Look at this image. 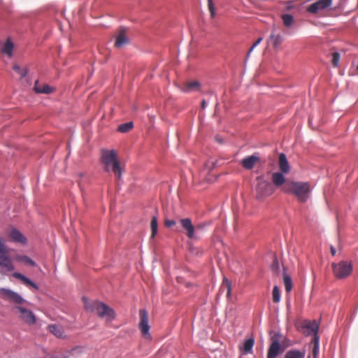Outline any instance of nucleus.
<instances>
[{"label":"nucleus","instance_id":"1","mask_svg":"<svg viewBox=\"0 0 358 358\" xmlns=\"http://www.w3.org/2000/svg\"><path fill=\"white\" fill-rule=\"evenodd\" d=\"M282 192L293 195L299 202L306 203L310 197L312 189L308 182L288 180Z\"/></svg>","mask_w":358,"mask_h":358},{"label":"nucleus","instance_id":"2","mask_svg":"<svg viewBox=\"0 0 358 358\" xmlns=\"http://www.w3.org/2000/svg\"><path fill=\"white\" fill-rule=\"evenodd\" d=\"M101 162L106 171L116 174L118 180L121 178L122 170L120 168L117 153L114 150L103 149L101 150Z\"/></svg>","mask_w":358,"mask_h":358},{"label":"nucleus","instance_id":"3","mask_svg":"<svg viewBox=\"0 0 358 358\" xmlns=\"http://www.w3.org/2000/svg\"><path fill=\"white\" fill-rule=\"evenodd\" d=\"M0 268L7 272L15 270V266L10 255V249L6 245V240L1 236H0Z\"/></svg>","mask_w":358,"mask_h":358},{"label":"nucleus","instance_id":"4","mask_svg":"<svg viewBox=\"0 0 358 358\" xmlns=\"http://www.w3.org/2000/svg\"><path fill=\"white\" fill-rule=\"evenodd\" d=\"M257 180L256 194L257 199H261L269 196L275 192L273 184L265 180L264 177H257Z\"/></svg>","mask_w":358,"mask_h":358},{"label":"nucleus","instance_id":"5","mask_svg":"<svg viewBox=\"0 0 358 358\" xmlns=\"http://www.w3.org/2000/svg\"><path fill=\"white\" fill-rule=\"evenodd\" d=\"M334 275L338 279H343L348 277L352 271V265L350 262L341 261L338 263L332 264Z\"/></svg>","mask_w":358,"mask_h":358},{"label":"nucleus","instance_id":"6","mask_svg":"<svg viewBox=\"0 0 358 358\" xmlns=\"http://www.w3.org/2000/svg\"><path fill=\"white\" fill-rule=\"evenodd\" d=\"M13 312L15 313L18 312L20 313L18 317L29 325H34L36 323L37 319L34 313L24 307L16 306L13 308Z\"/></svg>","mask_w":358,"mask_h":358},{"label":"nucleus","instance_id":"7","mask_svg":"<svg viewBox=\"0 0 358 358\" xmlns=\"http://www.w3.org/2000/svg\"><path fill=\"white\" fill-rule=\"evenodd\" d=\"M180 223L182 229L185 231L186 235L189 239H198L196 236V229H201L205 227L204 224H199L196 227L192 224V220L189 218H182L180 220Z\"/></svg>","mask_w":358,"mask_h":358},{"label":"nucleus","instance_id":"8","mask_svg":"<svg viewBox=\"0 0 358 358\" xmlns=\"http://www.w3.org/2000/svg\"><path fill=\"white\" fill-rule=\"evenodd\" d=\"M140 322L138 324V329H140L143 337L146 340H151L152 336L150 334V327L148 323V311L145 309L139 310Z\"/></svg>","mask_w":358,"mask_h":358},{"label":"nucleus","instance_id":"9","mask_svg":"<svg viewBox=\"0 0 358 358\" xmlns=\"http://www.w3.org/2000/svg\"><path fill=\"white\" fill-rule=\"evenodd\" d=\"M279 335L276 334L271 338V344L268 347L266 358H277V357L282 352Z\"/></svg>","mask_w":358,"mask_h":358},{"label":"nucleus","instance_id":"10","mask_svg":"<svg viewBox=\"0 0 358 358\" xmlns=\"http://www.w3.org/2000/svg\"><path fill=\"white\" fill-rule=\"evenodd\" d=\"M96 314L99 317L106 319V321H112L115 317V310L107 304L101 302L96 307Z\"/></svg>","mask_w":358,"mask_h":358},{"label":"nucleus","instance_id":"11","mask_svg":"<svg viewBox=\"0 0 358 358\" xmlns=\"http://www.w3.org/2000/svg\"><path fill=\"white\" fill-rule=\"evenodd\" d=\"M0 293L5 299L16 304L20 305L26 302V300L20 294L10 289L1 287Z\"/></svg>","mask_w":358,"mask_h":358},{"label":"nucleus","instance_id":"12","mask_svg":"<svg viewBox=\"0 0 358 358\" xmlns=\"http://www.w3.org/2000/svg\"><path fill=\"white\" fill-rule=\"evenodd\" d=\"M332 0H320L310 4L307 8V11L310 13H317L321 10H323L331 5Z\"/></svg>","mask_w":358,"mask_h":358},{"label":"nucleus","instance_id":"13","mask_svg":"<svg viewBox=\"0 0 358 358\" xmlns=\"http://www.w3.org/2000/svg\"><path fill=\"white\" fill-rule=\"evenodd\" d=\"M303 332L306 336L318 333L319 324L316 320L305 322L302 327Z\"/></svg>","mask_w":358,"mask_h":358},{"label":"nucleus","instance_id":"14","mask_svg":"<svg viewBox=\"0 0 358 358\" xmlns=\"http://www.w3.org/2000/svg\"><path fill=\"white\" fill-rule=\"evenodd\" d=\"M283 172H274L272 173L271 179L273 185L275 187H281V188L287 183L286 178Z\"/></svg>","mask_w":358,"mask_h":358},{"label":"nucleus","instance_id":"15","mask_svg":"<svg viewBox=\"0 0 358 358\" xmlns=\"http://www.w3.org/2000/svg\"><path fill=\"white\" fill-rule=\"evenodd\" d=\"M259 161V157L256 155H252L243 158L241 161V164L244 169L250 170Z\"/></svg>","mask_w":358,"mask_h":358},{"label":"nucleus","instance_id":"16","mask_svg":"<svg viewBox=\"0 0 358 358\" xmlns=\"http://www.w3.org/2000/svg\"><path fill=\"white\" fill-rule=\"evenodd\" d=\"M8 237L14 242L23 245L27 243L26 237L17 229H12L8 234Z\"/></svg>","mask_w":358,"mask_h":358},{"label":"nucleus","instance_id":"17","mask_svg":"<svg viewBox=\"0 0 358 358\" xmlns=\"http://www.w3.org/2000/svg\"><path fill=\"white\" fill-rule=\"evenodd\" d=\"M34 91L39 94H50L53 92L54 89L47 84H41L38 80H36L34 87Z\"/></svg>","mask_w":358,"mask_h":358},{"label":"nucleus","instance_id":"18","mask_svg":"<svg viewBox=\"0 0 358 358\" xmlns=\"http://www.w3.org/2000/svg\"><path fill=\"white\" fill-rule=\"evenodd\" d=\"M278 165L281 172H283L285 173H288L289 172L290 167L285 154H280L278 159Z\"/></svg>","mask_w":358,"mask_h":358},{"label":"nucleus","instance_id":"19","mask_svg":"<svg viewBox=\"0 0 358 358\" xmlns=\"http://www.w3.org/2000/svg\"><path fill=\"white\" fill-rule=\"evenodd\" d=\"M125 29H122L116 37L115 46L117 48H121L129 43V39L125 34Z\"/></svg>","mask_w":358,"mask_h":358},{"label":"nucleus","instance_id":"20","mask_svg":"<svg viewBox=\"0 0 358 358\" xmlns=\"http://www.w3.org/2000/svg\"><path fill=\"white\" fill-rule=\"evenodd\" d=\"M13 276L18 280H20L24 285L31 286V287L36 290L38 289V285L23 274L18 272H15L13 273Z\"/></svg>","mask_w":358,"mask_h":358},{"label":"nucleus","instance_id":"21","mask_svg":"<svg viewBox=\"0 0 358 358\" xmlns=\"http://www.w3.org/2000/svg\"><path fill=\"white\" fill-rule=\"evenodd\" d=\"M200 83L198 80H192L187 82L182 88L185 92L199 91L200 90Z\"/></svg>","mask_w":358,"mask_h":358},{"label":"nucleus","instance_id":"22","mask_svg":"<svg viewBox=\"0 0 358 358\" xmlns=\"http://www.w3.org/2000/svg\"><path fill=\"white\" fill-rule=\"evenodd\" d=\"M83 301L84 302L85 308L89 313H96V307H98V304H99V301H90L86 297H83Z\"/></svg>","mask_w":358,"mask_h":358},{"label":"nucleus","instance_id":"23","mask_svg":"<svg viewBox=\"0 0 358 358\" xmlns=\"http://www.w3.org/2000/svg\"><path fill=\"white\" fill-rule=\"evenodd\" d=\"M48 329L57 338H63L65 337L64 329L59 325L50 324L48 327Z\"/></svg>","mask_w":358,"mask_h":358},{"label":"nucleus","instance_id":"24","mask_svg":"<svg viewBox=\"0 0 358 358\" xmlns=\"http://www.w3.org/2000/svg\"><path fill=\"white\" fill-rule=\"evenodd\" d=\"M305 350H289L285 353L284 358H305Z\"/></svg>","mask_w":358,"mask_h":358},{"label":"nucleus","instance_id":"25","mask_svg":"<svg viewBox=\"0 0 358 358\" xmlns=\"http://www.w3.org/2000/svg\"><path fill=\"white\" fill-rule=\"evenodd\" d=\"M255 341L252 338L246 339L243 345L240 348L241 351L243 354H248L252 351Z\"/></svg>","mask_w":358,"mask_h":358},{"label":"nucleus","instance_id":"26","mask_svg":"<svg viewBox=\"0 0 358 358\" xmlns=\"http://www.w3.org/2000/svg\"><path fill=\"white\" fill-rule=\"evenodd\" d=\"M13 43L11 42V41L8 38L6 43L3 44V47L1 48V52L3 54L7 55L8 57H11L13 55Z\"/></svg>","mask_w":358,"mask_h":358},{"label":"nucleus","instance_id":"27","mask_svg":"<svg viewBox=\"0 0 358 358\" xmlns=\"http://www.w3.org/2000/svg\"><path fill=\"white\" fill-rule=\"evenodd\" d=\"M269 39L275 49L278 48L282 42V36L280 34H275L273 31L270 35Z\"/></svg>","mask_w":358,"mask_h":358},{"label":"nucleus","instance_id":"28","mask_svg":"<svg viewBox=\"0 0 358 358\" xmlns=\"http://www.w3.org/2000/svg\"><path fill=\"white\" fill-rule=\"evenodd\" d=\"M15 260L20 263L28 264L31 266H36L35 262L27 255H17L15 257Z\"/></svg>","mask_w":358,"mask_h":358},{"label":"nucleus","instance_id":"29","mask_svg":"<svg viewBox=\"0 0 358 358\" xmlns=\"http://www.w3.org/2000/svg\"><path fill=\"white\" fill-rule=\"evenodd\" d=\"M283 24L286 27H291L294 22V17L292 15L285 13L281 15Z\"/></svg>","mask_w":358,"mask_h":358},{"label":"nucleus","instance_id":"30","mask_svg":"<svg viewBox=\"0 0 358 358\" xmlns=\"http://www.w3.org/2000/svg\"><path fill=\"white\" fill-rule=\"evenodd\" d=\"M134 127L133 122H128L126 123L121 124L118 126V131L121 133H127Z\"/></svg>","mask_w":358,"mask_h":358},{"label":"nucleus","instance_id":"31","mask_svg":"<svg viewBox=\"0 0 358 358\" xmlns=\"http://www.w3.org/2000/svg\"><path fill=\"white\" fill-rule=\"evenodd\" d=\"M283 282L285 285V289L287 292H289L292 289V281L291 277L284 273L283 275Z\"/></svg>","mask_w":358,"mask_h":358},{"label":"nucleus","instance_id":"32","mask_svg":"<svg viewBox=\"0 0 358 358\" xmlns=\"http://www.w3.org/2000/svg\"><path fill=\"white\" fill-rule=\"evenodd\" d=\"M150 227L152 230L151 238H153L157 234L158 230L157 218L156 216L152 217Z\"/></svg>","mask_w":358,"mask_h":358},{"label":"nucleus","instance_id":"33","mask_svg":"<svg viewBox=\"0 0 358 358\" xmlns=\"http://www.w3.org/2000/svg\"><path fill=\"white\" fill-rule=\"evenodd\" d=\"M272 299L274 303H278L280 301V293L279 288L275 285L272 291Z\"/></svg>","mask_w":358,"mask_h":358},{"label":"nucleus","instance_id":"34","mask_svg":"<svg viewBox=\"0 0 358 358\" xmlns=\"http://www.w3.org/2000/svg\"><path fill=\"white\" fill-rule=\"evenodd\" d=\"M78 180L77 182L80 188L82 186L87 182V177L85 173L79 172L77 173Z\"/></svg>","mask_w":358,"mask_h":358},{"label":"nucleus","instance_id":"35","mask_svg":"<svg viewBox=\"0 0 358 358\" xmlns=\"http://www.w3.org/2000/svg\"><path fill=\"white\" fill-rule=\"evenodd\" d=\"M13 69L20 74L21 78L25 77L28 72L27 69H21L18 64H15L13 66Z\"/></svg>","mask_w":358,"mask_h":358},{"label":"nucleus","instance_id":"36","mask_svg":"<svg viewBox=\"0 0 358 358\" xmlns=\"http://www.w3.org/2000/svg\"><path fill=\"white\" fill-rule=\"evenodd\" d=\"M296 7V3L292 1H288L285 3V10L289 11Z\"/></svg>","mask_w":358,"mask_h":358},{"label":"nucleus","instance_id":"37","mask_svg":"<svg viewBox=\"0 0 358 358\" xmlns=\"http://www.w3.org/2000/svg\"><path fill=\"white\" fill-rule=\"evenodd\" d=\"M340 60V54L338 52H334L332 54V64L334 66L336 67L338 66Z\"/></svg>","mask_w":358,"mask_h":358},{"label":"nucleus","instance_id":"38","mask_svg":"<svg viewBox=\"0 0 358 358\" xmlns=\"http://www.w3.org/2000/svg\"><path fill=\"white\" fill-rule=\"evenodd\" d=\"M262 39L263 38L262 37H260L253 43V45L250 48V50L248 52L247 57H248L250 56V53L253 51L255 48H256L262 42Z\"/></svg>","mask_w":358,"mask_h":358},{"label":"nucleus","instance_id":"39","mask_svg":"<svg viewBox=\"0 0 358 358\" xmlns=\"http://www.w3.org/2000/svg\"><path fill=\"white\" fill-rule=\"evenodd\" d=\"M208 4L211 17H213L215 15V10L213 3V0H208Z\"/></svg>","mask_w":358,"mask_h":358},{"label":"nucleus","instance_id":"40","mask_svg":"<svg viewBox=\"0 0 358 358\" xmlns=\"http://www.w3.org/2000/svg\"><path fill=\"white\" fill-rule=\"evenodd\" d=\"M224 283L226 285L227 288V296L229 297L231 296V283L227 278L224 279Z\"/></svg>","mask_w":358,"mask_h":358},{"label":"nucleus","instance_id":"41","mask_svg":"<svg viewBox=\"0 0 358 358\" xmlns=\"http://www.w3.org/2000/svg\"><path fill=\"white\" fill-rule=\"evenodd\" d=\"M319 354V347L317 345H313V358H317Z\"/></svg>","mask_w":358,"mask_h":358},{"label":"nucleus","instance_id":"42","mask_svg":"<svg viewBox=\"0 0 358 358\" xmlns=\"http://www.w3.org/2000/svg\"><path fill=\"white\" fill-rule=\"evenodd\" d=\"M313 335H314V338H313L314 345H317V346L319 347V340H320L319 336H318L317 333H315V334H313Z\"/></svg>","mask_w":358,"mask_h":358},{"label":"nucleus","instance_id":"43","mask_svg":"<svg viewBox=\"0 0 358 358\" xmlns=\"http://www.w3.org/2000/svg\"><path fill=\"white\" fill-rule=\"evenodd\" d=\"M175 224H176V222L174 220H167L165 222V225L168 227H171Z\"/></svg>","mask_w":358,"mask_h":358},{"label":"nucleus","instance_id":"44","mask_svg":"<svg viewBox=\"0 0 358 358\" xmlns=\"http://www.w3.org/2000/svg\"><path fill=\"white\" fill-rule=\"evenodd\" d=\"M336 249L333 247V246H331V253L332 255H336Z\"/></svg>","mask_w":358,"mask_h":358},{"label":"nucleus","instance_id":"45","mask_svg":"<svg viewBox=\"0 0 358 358\" xmlns=\"http://www.w3.org/2000/svg\"><path fill=\"white\" fill-rule=\"evenodd\" d=\"M201 104H202V108H206V101H205V100H203V101H202Z\"/></svg>","mask_w":358,"mask_h":358},{"label":"nucleus","instance_id":"46","mask_svg":"<svg viewBox=\"0 0 358 358\" xmlns=\"http://www.w3.org/2000/svg\"><path fill=\"white\" fill-rule=\"evenodd\" d=\"M357 69H358V64H357Z\"/></svg>","mask_w":358,"mask_h":358},{"label":"nucleus","instance_id":"47","mask_svg":"<svg viewBox=\"0 0 358 358\" xmlns=\"http://www.w3.org/2000/svg\"><path fill=\"white\" fill-rule=\"evenodd\" d=\"M308 358H310V357H308Z\"/></svg>","mask_w":358,"mask_h":358}]
</instances>
